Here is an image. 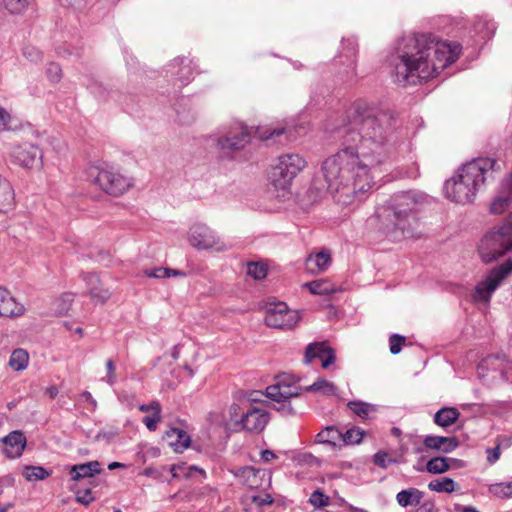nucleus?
<instances>
[{
  "label": "nucleus",
  "mask_w": 512,
  "mask_h": 512,
  "mask_svg": "<svg viewBox=\"0 0 512 512\" xmlns=\"http://www.w3.org/2000/svg\"><path fill=\"white\" fill-rule=\"evenodd\" d=\"M395 115L374 104L357 101L349 123L339 133L342 148L322 164L325 184L312 187L328 191L342 205L364 201L374 185L372 170L390 156L395 127Z\"/></svg>",
  "instance_id": "obj_1"
},
{
  "label": "nucleus",
  "mask_w": 512,
  "mask_h": 512,
  "mask_svg": "<svg viewBox=\"0 0 512 512\" xmlns=\"http://www.w3.org/2000/svg\"><path fill=\"white\" fill-rule=\"evenodd\" d=\"M460 52L458 43L416 34L406 39L391 59V75L398 85H416L437 76L458 59Z\"/></svg>",
  "instance_id": "obj_2"
},
{
  "label": "nucleus",
  "mask_w": 512,
  "mask_h": 512,
  "mask_svg": "<svg viewBox=\"0 0 512 512\" xmlns=\"http://www.w3.org/2000/svg\"><path fill=\"white\" fill-rule=\"evenodd\" d=\"M500 170L501 167L494 158H475L464 164L455 176L445 182V195L455 203H471L477 192L495 181Z\"/></svg>",
  "instance_id": "obj_3"
},
{
  "label": "nucleus",
  "mask_w": 512,
  "mask_h": 512,
  "mask_svg": "<svg viewBox=\"0 0 512 512\" xmlns=\"http://www.w3.org/2000/svg\"><path fill=\"white\" fill-rule=\"evenodd\" d=\"M417 204V199L411 192L393 195L376 211L383 231L394 240L412 237L418 222Z\"/></svg>",
  "instance_id": "obj_4"
},
{
  "label": "nucleus",
  "mask_w": 512,
  "mask_h": 512,
  "mask_svg": "<svg viewBox=\"0 0 512 512\" xmlns=\"http://www.w3.org/2000/svg\"><path fill=\"white\" fill-rule=\"evenodd\" d=\"M512 250V214L499 226L485 234L478 251L485 263H490Z\"/></svg>",
  "instance_id": "obj_5"
},
{
  "label": "nucleus",
  "mask_w": 512,
  "mask_h": 512,
  "mask_svg": "<svg viewBox=\"0 0 512 512\" xmlns=\"http://www.w3.org/2000/svg\"><path fill=\"white\" fill-rule=\"evenodd\" d=\"M305 166L306 161L299 154L287 153L279 156L278 163L271 170L270 178L273 185L286 189Z\"/></svg>",
  "instance_id": "obj_6"
},
{
  "label": "nucleus",
  "mask_w": 512,
  "mask_h": 512,
  "mask_svg": "<svg viewBox=\"0 0 512 512\" xmlns=\"http://www.w3.org/2000/svg\"><path fill=\"white\" fill-rule=\"evenodd\" d=\"M94 182L106 193L119 196L125 193L132 185L131 179L123 176L113 168L97 170Z\"/></svg>",
  "instance_id": "obj_7"
},
{
  "label": "nucleus",
  "mask_w": 512,
  "mask_h": 512,
  "mask_svg": "<svg viewBox=\"0 0 512 512\" xmlns=\"http://www.w3.org/2000/svg\"><path fill=\"white\" fill-rule=\"evenodd\" d=\"M512 273V259L491 270L484 281L475 288L474 299L477 301H489L491 294L496 290L502 280Z\"/></svg>",
  "instance_id": "obj_8"
},
{
  "label": "nucleus",
  "mask_w": 512,
  "mask_h": 512,
  "mask_svg": "<svg viewBox=\"0 0 512 512\" xmlns=\"http://www.w3.org/2000/svg\"><path fill=\"white\" fill-rule=\"evenodd\" d=\"M269 420L270 415L267 410L250 406L240 419L234 422V430L260 433L264 430Z\"/></svg>",
  "instance_id": "obj_9"
},
{
  "label": "nucleus",
  "mask_w": 512,
  "mask_h": 512,
  "mask_svg": "<svg viewBox=\"0 0 512 512\" xmlns=\"http://www.w3.org/2000/svg\"><path fill=\"white\" fill-rule=\"evenodd\" d=\"M298 320V312L288 309L285 303H278L269 307L265 315L266 325L279 329L292 328Z\"/></svg>",
  "instance_id": "obj_10"
},
{
  "label": "nucleus",
  "mask_w": 512,
  "mask_h": 512,
  "mask_svg": "<svg viewBox=\"0 0 512 512\" xmlns=\"http://www.w3.org/2000/svg\"><path fill=\"white\" fill-rule=\"evenodd\" d=\"M188 240L193 247L198 249L215 248L218 251L225 249L215 233L208 226L201 223L190 227Z\"/></svg>",
  "instance_id": "obj_11"
},
{
  "label": "nucleus",
  "mask_w": 512,
  "mask_h": 512,
  "mask_svg": "<svg viewBox=\"0 0 512 512\" xmlns=\"http://www.w3.org/2000/svg\"><path fill=\"white\" fill-rule=\"evenodd\" d=\"M251 140V133L246 126L239 125L229 130L217 140L218 147L224 152L239 151Z\"/></svg>",
  "instance_id": "obj_12"
},
{
  "label": "nucleus",
  "mask_w": 512,
  "mask_h": 512,
  "mask_svg": "<svg viewBox=\"0 0 512 512\" xmlns=\"http://www.w3.org/2000/svg\"><path fill=\"white\" fill-rule=\"evenodd\" d=\"M234 475L242 484L251 489H260L271 485V473L265 469L245 466L237 469Z\"/></svg>",
  "instance_id": "obj_13"
},
{
  "label": "nucleus",
  "mask_w": 512,
  "mask_h": 512,
  "mask_svg": "<svg viewBox=\"0 0 512 512\" xmlns=\"http://www.w3.org/2000/svg\"><path fill=\"white\" fill-rule=\"evenodd\" d=\"M11 156L15 163L25 168H33L42 164L41 149L30 143H23L13 148Z\"/></svg>",
  "instance_id": "obj_14"
},
{
  "label": "nucleus",
  "mask_w": 512,
  "mask_h": 512,
  "mask_svg": "<svg viewBox=\"0 0 512 512\" xmlns=\"http://www.w3.org/2000/svg\"><path fill=\"white\" fill-rule=\"evenodd\" d=\"M3 454L10 459L19 458L26 447L27 439L21 430H14L0 439Z\"/></svg>",
  "instance_id": "obj_15"
},
{
  "label": "nucleus",
  "mask_w": 512,
  "mask_h": 512,
  "mask_svg": "<svg viewBox=\"0 0 512 512\" xmlns=\"http://www.w3.org/2000/svg\"><path fill=\"white\" fill-rule=\"evenodd\" d=\"M321 360L324 369L328 368L335 361V354L332 348L326 345V342L310 343L305 350L304 362L309 364L313 359Z\"/></svg>",
  "instance_id": "obj_16"
},
{
  "label": "nucleus",
  "mask_w": 512,
  "mask_h": 512,
  "mask_svg": "<svg viewBox=\"0 0 512 512\" xmlns=\"http://www.w3.org/2000/svg\"><path fill=\"white\" fill-rule=\"evenodd\" d=\"M303 390L300 386L286 384L284 381H278L275 385L266 388V395L273 401L285 402L291 397H297Z\"/></svg>",
  "instance_id": "obj_17"
},
{
  "label": "nucleus",
  "mask_w": 512,
  "mask_h": 512,
  "mask_svg": "<svg viewBox=\"0 0 512 512\" xmlns=\"http://www.w3.org/2000/svg\"><path fill=\"white\" fill-rule=\"evenodd\" d=\"M168 73L180 82V86L187 85L193 79V69L190 60L185 57L176 58L168 65Z\"/></svg>",
  "instance_id": "obj_18"
},
{
  "label": "nucleus",
  "mask_w": 512,
  "mask_h": 512,
  "mask_svg": "<svg viewBox=\"0 0 512 512\" xmlns=\"http://www.w3.org/2000/svg\"><path fill=\"white\" fill-rule=\"evenodd\" d=\"M512 204V173L502 182L501 194L490 205L492 214H502Z\"/></svg>",
  "instance_id": "obj_19"
},
{
  "label": "nucleus",
  "mask_w": 512,
  "mask_h": 512,
  "mask_svg": "<svg viewBox=\"0 0 512 512\" xmlns=\"http://www.w3.org/2000/svg\"><path fill=\"white\" fill-rule=\"evenodd\" d=\"M23 304L16 301L12 294L4 287H0V316L18 317L23 315Z\"/></svg>",
  "instance_id": "obj_20"
},
{
  "label": "nucleus",
  "mask_w": 512,
  "mask_h": 512,
  "mask_svg": "<svg viewBox=\"0 0 512 512\" xmlns=\"http://www.w3.org/2000/svg\"><path fill=\"white\" fill-rule=\"evenodd\" d=\"M91 299L96 303H105L111 296L109 290L102 288L99 277L94 273H86L83 276Z\"/></svg>",
  "instance_id": "obj_21"
},
{
  "label": "nucleus",
  "mask_w": 512,
  "mask_h": 512,
  "mask_svg": "<svg viewBox=\"0 0 512 512\" xmlns=\"http://www.w3.org/2000/svg\"><path fill=\"white\" fill-rule=\"evenodd\" d=\"M331 261V254L328 251L311 253L306 258L305 269L310 274H320L328 269L331 265Z\"/></svg>",
  "instance_id": "obj_22"
},
{
  "label": "nucleus",
  "mask_w": 512,
  "mask_h": 512,
  "mask_svg": "<svg viewBox=\"0 0 512 512\" xmlns=\"http://www.w3.org/2000/svg\"><path fill=\"white\" fill-rule=\"evenodd\" d=\"M163 440L174 449L175 452H182L189 447L191 438L186 431L180 428L171 427L163 435Z\"/></svg>",
  "instance_id": "obj_23"
},
{
  "label": "nucleus",
  "mask_w": 512,
  "mask_h": 512,
  "mask_svg": "<svg viewBox=\"0 0 512 512\" xmlns=\"http://www.w3.org/2000/svg\"><path fill=\"white\" fill-rule=\"evenodd\" d=\"M424 445L430 450L450 453L458 447L459 442L456 437L427 435L424 437Z\"/></svg>",
  "instance_id": "obj_24"
},
{
  "label": "nucleus",
  "mask_w": 512,
  "mask_h": 512,
  "mask_svg": "<svg viewBox=\"0 0 512 512\" xmlns=\"http://www.w3.org/2000/svg\"><path fill=\"white\" fill-rule=\"evenodd\" d=\"M102 472L98 461H90L83 464L73 465L70 468V475L73 481L79 482L87 478H93Z\"/></svg>",
  "instance_id": "obj_25"
},
{
  "label": "nucleus",
  "mask_w": 512,
  "mask_h": 512,
  "mask_svg": "<svg viewBox=\"0 0 512 512\" xmlns=\"http://www.w3.org/2000/svg\"><path fill=\"white\" fill-rule=\"evenodd\" d=\"M342 432L335 426H327L316 435V442L326 444L333 449L341 448Z\"/></svg>",
  "instance_id": "obj_26"
},
{
  "label": "nucleus",
  "mask_w": 512,
  "mask_h": 512,
  "mask_svg": "<svg viewBox=\"0 0 512 512\" xmlns=\"http://www.w3.org/2000/svg\"><path fill=\"white\" fill-rule=\"evenodd\" d=\"M424 493L417 488H408L401 490L396 495V501L401 507L417 506L421 503Z\"/></svg>",
  "instance_id": "obj_27"
},
{
  "label": "nucleus",
  "mask_w": 512,
  "mask_h": 512,
  "mask_svg": "<svg viewBox=\"0 0 512 512\" xmlns=\"http://www.w3.org/2000/svg\"><path fill=\"white\" fill-rule=\"evenodd\" d=\"M15 192L11 183L0 175V212L10 210L14 205Z\"/></svg>",
  "instance_id": "obj_28"
},
{
  "label": "nucleus",
  "mask_w": 512,
  "mask_h": 512,
  "mask_svg": "<svg viewBox=\"0 0 512 512\" xmlns=\"http://www.w3.org/2000/svg\"><path fill=\"white\" fill-rule=\"evenodd\" d=\"M460 416V412L454 407H443L434 415V422L440 427L446 428L454 424Z\"/></svg>",
  "instance_id": "obj_29"
},
{
  "label": "nucleus",
  "mask_w": 512,
  "mask_h": 512,
  "mask_svg": "<svg viewBox=\"0 0 512 512\" xmlns=\"http://www.w3.org/2000/svg\"><path fill=\"white\" fill-rule=\"evenodd\" d=\"M457 459L449 457H434L431 458L426 464V471L430 474H442L447 472L452 464L456 463Z\"/></svg>",
  "instance_id": "obj_30"
},
{
  "label": "nucleus",
  "mask_w": 512,
  "mask_h": 512,
  "mask_svg": "<svg viewBox=\"0 0 512 512\" xmlns=\"http://www.w3.org/2000/svg\"><path fill=\"white\" fill-rule=\"evenodd\" d=\"M310 293L315 295H326L336 292V286L329 279H318L304 284Z\"/></svg>",
  "instance_id": "obj_31"
},
{
  "label": "nucleus",
  "mask_w": 512,
  "mask_h": 512,
  "mask_svg": "<svg viewBox=\"0 0 512 512\" xmlns=\"http://www.w3.org/2000/svg\"><path fill=\"white\" fill-rule=\"evenodd\" d=\"M306 392L320 393L325 396H333L337 394V387L324 378H319L313 384L303 388Z\"/></svg>",
  "instance_id": "obj_32"
},
{
  "label": "nucleus",
  "mask_w": 512,
  "mask_h": 512,
  "mask_svg": "<svg viewBox=\"0 0 512 512\" xmlns=\"http://www.w3.org/2000/svg\"><path fill=\"white\" fill-rule=\"evenodd\" d=\"M505 363V358L499 355H489L484 358L478 366L479 374H482V371L485 369H492L495 372H499V374L503 375V365Z\"/></svg>",
  "instance_id": "obj_33"
},
{
  "label": "nucleus",
  "mask_w": 512,
  "mask_h": 512,
  "mask_svg": "<svg viewBox=\"0 0 512 512\" xmlns=\"http://www.w3.org/2000/svg\"><path fill=\"white\" fill-rule=\"evenodd\" d=\"M349 409L362 419H369L372 413L377 411L375 405L363 401H350Z\"/></svg>",
  "instance_id": "obj_34"
},
{
  "label": "nucleus",
  "mask_w": 512,
  "mask_h": 512,
  "mask_svg": "<svg viewBox=\"0 0 512 512\" xmlns=\"http://www.w3.org/2000/svg\"><path fill=\"white\" fill-rule=\"evenodd\" d=\"M29 355L26 350L15 349L9 359V366L15 371L24 370L28 366Z\"/></svg>",
  "instance_id": "obj_35"
},
{
  "label": "nucleus",
  "mask_w": 512,
  "mask_h": 512,
  "mask_svg": "<svg viewBox=\"0 0 512 512\" xmlns=\"http://www.w3.org/2000/svg\"><path fill=\"white\" fill-rule=\"evenodd\" d=\"M428 488L438 493H452L455 490V482L452 478L444 477L442 479L432 480L428 484Z\"/></svg>",
  "instance_id": "obj_36"
},
{
  "label": "nucleus",
  "mask_w": 512,
  "mask_h": 512,
  "mask_svg": "<svg viewBox=\"0 0 512 512\" xmlns=\"http://www.w3.org/2000/svg\"><path fill=\"white\" fill-rule=\"evenodd\" d=\"M23 476L28 481L44 480L50 476V472L41 466H24Z\"/></svg>",
  "instance_id": "obj_37"
},
{
  "label": "nucleus",
  "mask_w": 512,
  "mask_h": 512,
  "mask_svg": "<svg viewBox=\"0 0 512 512\" xmlns=\"http://www.w3.org/2000/svg\"><path fill=\"white\" fill-rule=\"evenodd\" d=\"M170 471L172 473L173 478H179L182 476L189 478L192 476L193 472H198L205 476V471L203 469L195 465L186 466L184 463L172 465Z\"/></svg>",
  "instance_id": "obj_38"
},
{
  "label": "nucleus",
  "mask_w": 512,
  "mask_h": 512,
  "mask_svg": "<svg viewBox=\"0 0 512 512\" xmlns=\"http://www.w3.org/2000/svg\"><path fill=\"white\" fill-rule=\"evenodd\" d=\"M474 29L476 33L479 34L481 39L487 40L494 35L496 25L493 21L481 19L477 23H475Z\"/></svg>",
  "instance_id": "obj_39"
},
{
  "label": "nucleus",
  "mask_w": 512,
  "mask_h": 512,
  "mask_svg": "<svg viewBox=\"0 0 512 512\" xmlns=\"http://www.w3.org/2000/svg\"><path fill=\"white\" fill-rule=\"evenodd\" d=\"M488 491L490 494L498 498H512V482L491 484L488 487Z\"/></svg>",
  "instance_id": "obj_40"
},
{
  "label": "nucleus",
  "mask_w": 512,
  "mask_h": 512,
  "mask_svg": "<svg viewBox=\"0 0 512 512\" xmlns=\"http://www.w3.org/2000/svg\"><path fill=\"white\" fill-rule=\"evenodd\" d=\"M364 436V432L359 428L348 429L342 433L341 448L345 445L359 444Z\"/></svg>",
  "instance_id": "obj_41"
},
{
  "label": "nucleus",
  "mask_w": 512,
  "mask_h": 512,
  "mask_svg": "<svg viewBox=\"0 0 512 512\" xmlns=\"http://www.w3.org/2000/svg\"><path fill=\"white\" fill-rule=\"evenodd\" d=\"M247 274L255 280H262L267 275V267L262 262H251L248 264Z\"/></svg>",
  "instance_id": "obj_42"
},
{
  "label": "nucleus",
  "mask_w": 512,
  "mask_h": 512,
  "mask_svg": "<svg viewBox=\"0 0 512 512\" xmlns=\"http://www.w3.org/2000/svg\"><path fill=\"white\" fill-rule=\"evenodd\" d=\"M309 503L315 507L314 509H324L329 505L330 498L318 489L310 495Z\"/></svg>",
  "instance_id": "obj_43"
},
{
  "label": "nucleus",
  "mask_w": 512,
  "mask_h": 512,
  "mask_svg": "<svg viewBox=\"0 0 512 512\" xmlns=\"http://www.w3.org/2000/svg\"><path fill=\"white\" fill-rule=\"evenodd\" d=\"M3 3L11 14H20L26 10L30 0H3Z\"/></svg>",
  "instance_id": "obj_44"
},
{
  "label": "nucleus",
  "mask_w": 512,
  "mask_h": 512,
  "mask_svg": "<svg viewBox=\"0 0 512 512\" xmlns=\"http://www.w3.org/2000/svg\"><path fill=\"white\" fill-rule=\"evenodd\" d=\"M161 421V407L155 406V412L151 416H145L142 422L149 431H155L157 424Z\"/></svg>",
  "instance_id": "obj_45"
},
{
  "label": "nucleus",
  "mask_w": 512,
  "mask_h": 512,
  "mask_svg": "<svg viewBox=\"0 0 512 512\" xmlns=\"http://www.w3.org/2000/svg\"><path fill=\"white\" fill-rule=\"evenodd\" d=\"M373 461L375 465L379 466L380 468L386 469L390 464L397 463L396 459L390 458L388 456V453L385 451H378L373 456Z\"/></svg>",
  "instance_id": "obj_46"
},
{
  "label": "nucleus",
  "mask_w": 512,
  "mask_h": 512,
  "mask_svg": "<svg viewBox=\"0 0 512 512\" xmlns=\"http://www.w3.org/2000/svg\"><path fill=\"white\" fill-rule=\"evenodd\" d=\"M405 341H406V339H405L404 336H401V335H398V334L391 335L390 338H389L390 352L393 355H396V354L400 353V351L402 349V346L405 343Z\"/></svg>",
  "instance_id": "obj_47"
},
{
  "label": "nucleus",
  "mask_w": 512,
  "mask_h": 512,
  "mask_svg": "<svg viewBox=\"0 0 512 512\" xmlns=\"http://www.w3.org/2000/svg\"><path fill=\"white\" fill-rule=\"evenodd\" d=\"M47 76L52 82H59L62 78V69L57 63H50L46 70Z\"/></svg>",
  "instance_id": "obj_48"
},
{
  "label": "nucleus",
  "mask_w": 512,
  "mask_h": 512,
  "mask_svg": "<svg viewBox=\"0 0 512 512\" xmlns=\"http://www.w3.org/2000/svg\"><path fill=\"white\" fill-rule=\"evenodd\" d=\"M208 420L212 425L215 426L225 428L228 426L227 420L221 411H213L209 413Z\"/></svg>",
  "instance_id": "obj_49"
},
{
  "label": "nucleus",
  "mask_w": 512,
  "mask_h": 512,
  "mask_svg": "<svg viewBox=\"0 0 512 512\" xmlns=\"http://www.w3.org/2000/svg\"><path fill=\"white\" fill-rule=\"evenodd\" d=\"M251 501L255 505L262 507V506H270L273 504L274 499L271 494L265 493L263 495H253L251 496Z\"/></svg>",
  "instance_id": "obj_50"
},
{
  "label": "nucleus",
  "mask_w": 512,
  "mask_h": 512,
  "mask_svg": "<svg viewBox=\"0 0 512 512\" xmlns=\"http://www.w3.org/2000/svg\"><path fill=\"white\" fill-rule=\"evenodd\" d=\"M23 55L31 62H37L42 59V52L33 46L24 47Z\"/></svg>",
  "instance_id": "obj_51"
},
{
  "label": "nucleus",
  "mask_w": 512,
  "mask_h": 512,
  "mask_svg": "<svg viewBox=\"0 0 512 512\" xmlns=\"http://www.w3.org/2000/svg\"><path fill=\"white\" fill-rule=\"evenodd\" d=\"M94 500L95 498L92 496L90 489H84L83 491L79 490L76 493V501L83 505L87 506Z\"/></svg>",
  "instance_id": "obj_52"
},
{
  "label": "nucleus",
  "mask_w": 512,
  "mask_h": 512,
  "mask_svg": "<svg viewBox=\"0 0 512 512\" xmlns=\"http://www.w3.org/2000/svg\"><path fill=\"white\" fill-rule=\"evenodd\" d=\"M107 375L103 380H105L109 385H114L116 382V374H115V364L112 359H108L106 362Z\"/></svg>",
  "instance_id": "obj_53"
},
{
  "label": "nucleus",
  "mask_w": 512,
  "mask_h": 512,
  "mask_svg": "<svg viewBox=\"0 0 512 512\" xmlns=\"http://www.w3.org/2000/svg\"><path fill=\"white\" fill-rule=\"evenodd\" d=\"M342 46L344 50H347V56L353 57L356 55L357 44L354 39L348 38L342 41Z\"/></svg>",
  "instance_id": "obj_54"
},
{
  "label": "nucleus",
  "mask_w": 512,
  "mask_h": 512,
  "mask_svg": "<svg viewBox=\"0 0 512 512\" xmlns=\"http://www.w3.org/2000/svg\"><path fill=\"white\" fill-rule=\"evenodd\" d=\"M166 272H167L166 268L157 267V268H153L151 270H146L145 274L151 278L163 279V278H167Z\"/></svg>",
  "instance_id": "obj_55"
},
{
  "label": "nucleus",
  "mask_w": 512,
  "mask_h": 512,
  "mask_svg": "<svg viewBox=\"0 0 512 512\" xmlns=\"http://www.w3.org/2000/svg\"><path fill=\"white\" fill-rule=\"evenodd\" d=\"M487 461L490 464H494L500 457V446L497 445L493 448H487Z\"/></svg>",
  "instance_id": "obj_56"
},
{
  "label": "nucleus",
  "mask_w": 512,
  "mask_h": 512,
  "mask_svg": "<svg viewBox=\"0 0 512 512\" xmlns=\"http://www.w3.org/2000/svg\"><path fill=\"white\" fill-rule=\"evenodd\" d=\"M415 512H435V503L433 500H426L419 504Z\"/></svg>",
  "instance_id": "obj_57"
},
{
  "label": "nucleus",
  "mask_w": 512,
  "mask_h": 512,
  "mask_svg": "<svg viewBox=\"0 0 512 512\" xmlns=\"http://www.w3.org/2000/svg\"><path fill=\"white\" fill-rule=\"evenodd\" d=\"M88 88L90 89L91 93H93L96 97H104L105 89L98 82L91 83L90 85H88Z\"/></svg>",
  "instance_id": "obj_58"
},
{
  "label": "nucleus",
  "mask_w": 512,
  "mask_h": 512,
  "mask_svg": "<svg viewBox=\"0 0 512 512\" xmlns=\"http://www.w3.org/2000/svg\"><path fill=\"white\" fill-rule=\"evenodd\" d=\"M9 120H10L9 113L5 109L0 108V130L6 129Z\"/></svg>",
  "instance_id": "obj_59"
},
{
  "label": "nucleus",
  "mask_w": 512,
  "mask_h": 512,
  "mask_svg": "<svg viewBox=\"0 0 512 512\" xmlns=\"http://www.w3.org/2000/svg\"><path fill=\"white\" fill-rule=\"evenodd\" d=\"M279 403H280V406L277 408L279 411H282L284 414H287V415L295 413L293 407L291 406V404L288 400H285V402H279Z\"/></svg>",
  "instance_id": "obj_60"
},
{
  "label": "nucleus",
  "mask_w": 512,
  "mask_h": 512,
  "mask_svg": "<svg viewBox=\"0 0 512 512\" xmlns=\"http://www.w3.org/2000/svg\"><path fill=\"white\" fill-rule=\"evenodd\" d=\"M284 133H285V129H283V128L282 129H273V130L266 131L264 133V135L262 136V138L272 139V138L278 137Z\"/></svg>",
  "instance_id": "obj_61"
},
{
  "label": "nucleus",
  "mask_w": 512,
  "mask_h": 512,
  "mask_svg": "<svg viewBox=\"0 0 512 512\" xmlns=\"http://www.w3.org/2000/svg\"><path fill=\"white\" fill-rule=\"evenodd\" d=\"M155 406L157 407H161L160 404L156 401L150 403V404H142L140 407H139V410L141 412H149V411H153L155 412Z\"/></svg>",
  "instance_id": "obj_62"
},
{
  "label": "nucleus",
  "mask_w": 512,
  "mask_h": 512,
  "mask_svg": "<svg viewBox=\"0 0 512 512\" xmlns=\"http://www.w3.org/2000/svg\"><path fill=\"white\" fill-rule=\"evenodd\" d=\"M276 457H277L276 454L273 451H271V450H263L261 452V459L264 462H269L272 459H275Z\"/></svg>",
  "instance_id": "obj_63"
},
{
  "label": "nucleus",
  "mask_w": 512,
  "mask_h": 512,
  "mask_svg": "<svg viewBox=\"0 0 512 512\" xmlns=\"http://www.w3.org/2000/svg\"><path fill=\"white\" fill-rule=\"evenodd\" d=\"M81 397L87 401L88 403H90L93 407V409H95L97 407V402L96 400L93 398V396L91 395L90 392L88 391H84L82 394H81Z\"/></svg>",
  "instance_id": "obj_64"
}]
</instances>
